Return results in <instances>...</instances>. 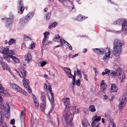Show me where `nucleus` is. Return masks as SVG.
<instances>
[{
	"mask_svg": "<svg viewBox=\"0 0 127 127\" xmlns=\"http://www.w3.org/2000/svg\"><path fill=\"white\" fill-rule=\"evenodd\" d=\"M123 43L119 39H116L114 41L113 53L116 57L119 56L122 52Z\"/></svg>",
	"mask_w": 127,
	"mask_h": 127,
	"instance_id": "obj_1",
	"label": "nucleus"
},
{
	"mask_svg": "<svg viewBox=\"0 0 127 127\" xmlns=\"http://www.w3.org/2000/svg\"><path fill=\"white\" fill-rule=\"evenodd\" d=\"M63 101L64 102V105L65 106V108L63 113V115L65 116L66 122V123H68V121L70 120L69 123L70 125L72 124V118L70 117L71 115H69L68 116V112L70 107V101L69 98L66 97L65 98H63Z\"/></svg>",
	"mask_w": 127,
	"mask_h": 127,
	"instance_id": "obj_2",
	"label": "nucleus"
},
{
	"mask_svg": "<svg viewBox=\"0 0 127 127\" xmlns=\"http://www.w3.org/2000/svg\"><path fill=\"white\" fill-rule=\"evenodd\" d=\"M15 51L14 50H9V48L7 47L4 48L2 51L4 58L8 62H10V61L9 60L10 59V57L11 56L15 55V52H14Z\"/></svg>",
	"mask_w": 127,
	"mask_h": 127,
	"instance_id": "obj_3",
	"label": "nucleus"
},
{
	"mask_svg": "<svg viewBox=\"0 0 127 127\" xmlns=\"http://www.w3.org/2000/svg\"><path fill=\"white\" fill-rule=\"evenodd\" d=\"M101 117L100 116H98L96 114H95L92 118V122L91 123L92 127H99L100 125L99 123L98 122L100 120Z\"/></svg>",
	"mask_w": 127,
	"mask_h": 127,
	"instance_id": "obj_4",
	"label": "nucleus"
},
{
	"mask_svg": "<svg viewBox=\"0 0 127 127\" xmlns=\"http://www.w3.org/2000/svg\"><path fill=\"white\" fill-rule=\"evenodd\" d=\"M117 76L121 82L124 81L125 79V75L124 72L120 68L117 69Z\"/></svg>",
	"mask_w": 127,
	"mask_h": 127,
	"instance_id": "obj_5",
	"label": "nucleus"
},
{
	"mask_svg": "<svg viewBox=\"0 0 127 127\" xmlns=\"http://www.w3.org/2000/svg\"><path fill=\"white\" fill-rule=\"evenodd\" d=\"M127 101V94H126L123 96L121 98L119 105V108L120 109H122L124 106Z\"/></svg>",
	"mask_w": 127,
	"mask_h": 127,
	"instance_id": "obj_6",
	"label": "nucleus"
},
{
	"mask_svg": "<svg viewBox=\"0 0 127 127\" xmlns=\"http://www.w3.org/2000/svg\"><path fill=\"white\" fill-rule=\"evenodd\" d=\"M54 41L56 42L61 43L60 44L55 47V48H57L62 46L63 43H65L66 41L64 40H62L60 38V36L58 35H55L53 38Z\"/></svg>",
	"mask_w": 127,
	"mask_h": 127,
	"instance_id": "obj_7",
	"label": "nucleus"
},
{
	"mask_svg": "<svg viewBox=\"0 0 127 127\" xmlns=\"http://www.w3.org/2000/svg\"><path fill=\"white\" fill-rule=\"evenodd\" d=\"M23 83L26 90L30 93H32L31 89L28 85L29 83V80L26 78H24L23 80Z\"/></svg>",
	"mask_w": 127,
	"mask_h": 127,
	"instance_id": "obj_8",
	"label": "nucleus"
},
{
	"mask_svg": "<svg viewBox=\"0 0 127 127\" xmlns=\"http://www.w3.org/2000/svg\"><path fill=\"white\" fill-rule=\"evenodd\" d=\"M18 6H19L18 12L20 14H22L23 12L24 7V6L21 0H18Z\"/></svg>",
	"mask_w": 127,
	"mask_h": 127,
	"instance_id": "obj_9",
	"label": "nucleus"
},
{
	"mask_svg": "<svg viewBox=\"0 0 127 127\" xmlns=\"http://www.w3.org/2000/svg\"><path fill=\"white\" fill-rule=\"evenodd\" d=\"M1 19L2 20L4 19H5L2 18ZM5 19H6L5 22L6 26L7 28H10L12 26V22L13 20L12 17H10L9 18H6Z\"/></svg>",
	"mask_w": 127,
	"mask_h": 127,
	"instance_id": "obj_10",
	"label": "nucleus"
},
{
	"mask_svg": "<svg viewBox=\"0 0 127 127\" xmlns=\"http://www.w3.org/2000/svg\"><path fill=\"white\" fill-rule=\"evenodd\" d=\"M122 30L124 33H127V20H124L122 24Z\"/></svg>",
	"mask_w": 127,
	"mask_h": 127,
	"instance_id": "obj_11",
	"label": "nucleus"
},
{
	"mask_svg": "<svg viewBox=\"0 0 127 127\" xmlns=\"http://www.w3.org/2000/svg\"><path fill=\"white\" fill-rule=\"evenodd\" d=\"M93 50L95 53L99 54H103L106 52L105 49H103L102 48H94L93 49Z\"/></svg>",
	"mask_w": 127,
	"mask_h": 127,
	"instance_id": "obj_12",
	"label": "nucleus"
},
{
	"mask_svg": "<svg viewBox=\"0 0 127 127\" xmlns=\"http://www.w3.org/2000/svg\"><path fill=\"white\" fill-rule=\"evenodd\" d=\"M0 93L3 96L6 97L10 95L7 92L5 91L2 85L0 84Z\"/></svg>",
	"mask_w": 127,
	"mask_h": 127,
	"instance_id": "obj_13",
	"label": "nucleus"
},
{
	"mask_svg": "<svg viewBox=\"0 0 127 127\" xmlns=\"http://www.w3.org/2000/svg\"><path fill=\"white\" fill-rule=\"evenodd\" d=\"M110 49H108L107 50L108 52L106 53L103 58V60L105 62H108L110 58Z\"/></svg>",
	"mask_w": 127,
	"mask_h": 127,
	"instance_id": "obj_14",
	"label": "nucleus"
},
{
	"mask_svg": "<svg viewBox=\"0 0 127 127\" xmlns=\"http://www.w3.org/2000/svg\"><path fill=\"white\" fill-rule=\"evenodd\" d=\"M1 110H4L5 112H8L10 110L9 105L7 104H6L4 103L0 107Z\"/></svg>",
	"mask_w": 127,
	"mask_h": 127,
	"instance_id": "obj_15",
	"label": "nucleus"
},
{
	"mask_svg": "<svg viewBox=\"0 0 127 127\" xmlns=\"http://www.w3.org/2000/svg\"><path fill=\"white\" fill-rule=\"evenodd\" d=\"M14 52H15V55H13L11 56H10V59H9V60L10 61V62H11V61L10 60V58H11L12 59L13 61L14 62L16 63H18L19 61V60L16 57L17 56V52L16 50Z\"/></svg>",
	"mask_w": 127,
	"mask_h": 127,
	"instance_id": "obj_16",
	"label": "nucleus"
},
{
	"mask_svg": "<svg viewBox=\"0 0 127 127\" xmlns=\"http://www.w3.org/2000/svg\"><path fill=\"white\" fill-rule=\"evenodd\" d=\"M34 14L33 12H31L28 14L25 17L26 19L28 22L30 21L32 17Z\"/></svg>",
	"mask_w": 127,
	"mask_h": 127,
	"instance_id": "obj_17",
	"label": "nucleus"
},
{
	"mask_svg": "<svg viewBox=\"0 0 127 127\" xmlns=\"http://www.w3.org/2000/svg\"><path fill=\"white\" fill-rule=\"evenodd\" d=\"M25 60L28 63L30 62L32 59V56L31 54L30 53L26 54L24 57Z\"/></svg>",
	"mask_w": 127,
	"mask_h": 127,
	"instance_id": "obj_18",
	"label": "nucleus"
},
{
	"mask_svg": "<svg viewBox=\"0 0 127 127\" xmlns=\"http://www.w3.org/2000/svg\"><path fill=\"white\" fill-rule=\"evenodd\" d=\"M100 86L101 87V90H102V91H105L107 88V84L105 82L104 80H102L100 84Z\"/></svg>",
	"mask_w": 127,
	"mask_h": 127,
	"instance_id": "obj_19",
	"label": "nucleus"
},
{
	"mask_svg": "<svg viewBox=\"0 0 127 127\" xmlns=\"http://www.w3.org/2000/svg\"><path fill=\"white\" fill-rule=\"evenodd\" d=\"M50 95H48V99L52 106H53L54 100V97L53 95V93L51 92V90L50 91Z\"/></svg>",
	"mask_w": 127,
	"mask_h": 127,
	"instance_id": "obj_20",
	"label": "nucleus"
},
{
	"mask_svg": "<svg viewBox=\"0 0 127 127\" xmlns=\"http://www.w3.org/2000/svg\"><path fill=\"white\" fill-rule=\"evenodd\" d=\"M2 66V69L3 70H8L9 72H10L11 71L10 68L8 65L5 62L1 64Z\"/></svg>",
	"mask_w": 127,
	"mask_h": 127,
	"instance_id": "obj_21",
	"label": "nucleus"
},
{
	"mask_svg": "<svg viewBox=\"0 0 127 127\" xmlns=\"http://www.w3.org/2000/svg\"><path fill=\"white\" fill-rule=\"evenodd\" d=\"M111 85L110 92L111 93L117 92V91L118 88L116 85L114 84H112Z\"/></svg>",
	"mask_w": 127,
	"mask_h": 127,
	"instance_id": "obj_22",
	"label": "nucleus"
},
{
	"mask_svg": "<svg viewBox=\"0 0 127 127\" xmlns=\"http://www.w3.org/2000/svg\"><path fill=\"white\" fill-rule=\"evenodd\" d=\"M16 91L20 93L21 94L24 95H26L27 94V93L25 92L24 90L21 89L19 87H18L17 88V89H16Z\"/></svg>",
	"mask_w": 127,
	"mask_h": 127,
	"instance_id": "obj_23",
	"label": "nucleus"
},
{
	"mask_svg": "<svg viewBox=\"0 0 127 127\" xmlns=\"http://www.w3.org/2000/svg\"><path fill=\"white\" fill-rule=\"evenodd\" d=\"M116 75H117V71L116 72L112 70H110V72L108 74L110 77L112 78H114Z\"/></svg>",
	"mask_w": 127,
	"mask_h": 127,
	"instance_id": "obj_24",
	"label": "nucleus"
},
{
	"mask_svg": "<svg viewBox=\"0 0 127 127\" xmlns=\"http://www.w3.org/2000/svg\"><path fill=\"white\" fill-rule=\"evenodd\" d=\"M44 92H42V95H41V99L42 101V103H46V97L44 95Z\"/></svg>",
	"mask_w": 127,
	"mask_h": 127,
	"instance_id": "obj_25",
	"label": "nucleus"
},
{
	"mask_svg": "<svg viewBox=\"0 0 127 127\" xmlns=\"http://www.w3.org/2000/svg\"><path fill=\"white\" fill-rule=\"evenodd\" d=\"M9 86L11 87L12 89H13L16 90L17 89V88L19 87L17 85L13 83H10L9 84Z\"/></svg>",
	"mask_w": 127,
	"mask_h": 127,
	"instance_id": "obj_26",
	"label": "nucleus"
},
{
	"mask_svg": "<svg viewBox=\"0 0 127 127\" xmlns=\"http://www.w3.org/2000/svg\"><path fill=\"white\" fill-rule=\"evenodd\" d=\"M44 88L45 90V91H47V90H48L50 92V91L51 90V92H52V89L51 88V86L50 85H49L48 86L47 84L45 83L44 84Z\"/></svg>",
	"mask_w": 127,
	"mask_h": 127,
	"instance_id": "obj_27",
	"label": "nucleus"
},
{
	"mask_svg": "<svg viewBox=\"0 0 127 127\" xmlns=\"http://www.w3.org/2000/svg\"><path fill=\"white\" fill-rule=\"evenodd\" d=\"M87 18L86 16L83 17L82 15H79L77 17L76 19L77 20L79 21H81Z\"/></svg>",
	"mask_w": 127,
	"mask_h": 127,
	"instance_id": "obj_28",
	"label": "nucleus"
},
{
	"mask_svg": "<svg viewBox=\"0 0 127 127\" xmlns=\"http://www.w3.org/2000/svg\"><path fill=\"white\" fill-rule=\"evenodd\" d=\"M25 114V111L24 110L21 112L20 115V118L21 121H23L24 120Z\"/></svg>",
	"mask_w": 127,
	"mask_h": 127,
	"instance_id": "obj_29",
	"label": "nucleus"
},
{
	"mask_svg": "<svg viewBox=\"0 0 127 127\" xmlns=\"http://www.w3.org/2000/svg\"><path fill=\"white\" fill-rule=\"evenodd\" d=\"M64 72L69 78H72L73 77V75L71 74V70H70V71H68L67 70H64Z\"/></svg>",
	"mask_w": 127,
	"mask_h": 127,
	"instance_id": "obj_30",
	"label": "nucleus"
},
{
	"mask_svg": "<svg viewBox=\"0 0 127 127\" xmlns=\"http://www.w3.org/2000/svg\"><path fill=\"white\" fill-rule=\"evenodd\" d=\"M46 103H41V105L40 106V108L41 110L44 111L46 108Z\"/></svg>",
	"mask_w": 127,
	"mask_h": 127,
	"instance_id": "obj_31",
	"label": "nucleus"
},
{
	"mask_svg": "<svg viewBox=\"0 0 127 127\" xmlns=\"http://www.w3.org/2000/svg\"><path fill=\"white\" fill-rule=\"evenodd\" d=\"M16 42L15 39L14 38L10 39L8 41V44L9 45H11L13 43H15Z\"/></svg>",
	"mask_w": 127,
	"mask_h": 127,
	"instance_id": "obj_32",
	"label": "nucleus"
},
{
	"mask_svg": "<svg viewBox=\"0 0 127 127\" xmlns=\"http://www.w3.org/2000/svg\"><path fill=\"white\" fill-rule=\"evenodd\" d=\"M124 20L123 19H118L117 20L115 21L113 23L114 24L119 25L123 22V21Z\"/></svg>",
	"mask_w": 127,
	"mask_h": 127,
	"instance_id": "obj_33",
	"label": "nucleus"
},
{
	"mask_svg": "<svg viewBox=\"0 0 127 127\" xmlns=\"http://www.w3.org/2000/svg\"><path fill=\"white\" fill-rule=\"evenodd\" d=\"M89 109L90 111L93 112H95L96 110L95 106L94 105H90L89 106Z\"/></svg>",
	"mask_w": 127,
	"mask_h": 127,
	"instance_id": "obj_34",
	"label": "nucleus"
},
{
	"mask_svg": "<svg viewBox=\"0 0 127 127\" xmlns=\"http://www.w3.org/2000/svg\"><path fill=\"white\" fill-rule=\"evenodd\" d=\"M72 111L73 112V114H74L75 113H78L79 110L78 109H76L75 107H73L72 108Z\"/></svg>",
	"mask_w": 127,
	"mask_h": 127,
	"instance_id": "obj_35",
	"label": "nucleus"
},
{
	"mask_svg": "<svg viewBox=\"0 0 127 127\" xmlns=\"http://www.w3.org/2000/svg\"><path fill=\"white\" fill-rule=\"evenodd\" d=\"M51 12H49L47 13L45 17L46 20H48L50 18L51 15Z\"/></svg>",
	"mask_w": 127,
	"mask_h": 127,
	"instance_id": "obj_36",
	"label": "nucleus"
},
{
	"mask_svg": "<svg viewBox=\"0 0 127 127\" xmlns=\"http://www.w3.org/2000/svg\"><path fill=\"white\" fill-rule=\"evenodd\" d=\"M38 123V121L36 119H33V120H31V124H34L35 125H36Z\"/></svg>",
	"mask_w": 127,
	"mask_h": 127,
	"instance_id": "obj_37",
	"label": "nucleus"
},
{
	"mask_svg": "<svg viewBox=\"0 0 127 127\" xmlns=\"http://www.w3.org/2000/svg\"><path fill=\"white\" fill-rule=\"evenodd\" d=\"M4 117L3 113L0 112V122H2L3 121Z\"/></svg>",
	"mask_w": 127,
	"mask_h": 127,
	"instance_id": "obj_38",
	"label": "nucleus"
},
{
	"mask_svg": "<svg viewBox=\"0 0 127 127\" xmlns=\"http://www.w3.org/2000/svg\"><path fill=\"white\" fill-rule=\"evenodd\" d=\"M20 22L21 23H26L27 22V21L26 20V19L25 17V18H21V19H20Z\"/></svg>",
	"mask_w": 127,
	"mask_h": 127,
	"instance_id": "obj_39",
	"label": "nucleus"
},
{
	"mask_svg": "<svg viewBox=\"0 0 127 127\" xmlns=\"http://www.w3.org/2000/svg\"><path fill=\"white\" fill-rule=\"evenodd\" d=\"M22 75L23 77H24L26 76V72L24 70H22L21 72Z\"/></svg>",
	"mask_w": 127,
	"mask_h": 127,
	"instance_id": "obj_40",
	"label": "nucleus"
},
{
	"mask_svg": "<svg viewBox=\"0 0 127 127\" xmlns=\"http://www.w3.org/2000/svg\"><path fill=\"white\" fill-rule=\"evenodd\" d=\"M48 38H47L44 37V38L43 40V41H42V43L43 44L45 45H47V41H45L47 40H48Z\"/></svg>",
	"mask_w": 127,
	"mask_h": 127,
	"instance_id": "obj_41",
	"label": "nucleus"
},
{
	"mask_svg": "<svg viewBox=\"0 0 127 127\" xmlns=\"http://www.w3.org/2000/svg\"><path fill=\"white\" fill-rule=\"evenodd\" d=\"M35 44L34 43H32L30 44L29 47V49H32L35 47Z\"/></svg>",
	"mask_w": 127,
	"mask_h": 127,
	"instance_id": "obj_42",
	"label": "nucleus"
},
{
	"mask_svg": "<svg viewBox=\"0 0 127 127\" xmlns=\"http://www.w3.org/2000/svg\"><path fill=\"white\" fill-rule=\"evenodd\" d=\"M43 34L44 35V37L47 38H48L49 35L50 34V33L48 32H44L43 33Z\"/></svg>",
	"mask_w": 127,
	"mask_h": 127,
	"instance_id": "obj_43",
	"label": "nucleus"
},
{
	"mask_svg": "<svg viewBox=\"0 0 127 127\" xmlns=\"http://www.w3.org/2000/svg\"><path fill=\"white\" fill-rule=\"evenodd\" d=\"M82 127H88L87 122L84 121L82 122Z\"/></svg>",
	"mask_w": 127,
	"mask_h": 127,
	"instance_id": "obj_44",
	"label": "nucleus"
},
{
	"mask_svg": "<svg viewBox=\"0 0 127 127\" xmlns=\"http://www.w3.org/2000/svg\"><path fill=\"white\" fill-rule=\"evenodd\" d=\"M0 123H1L0 125L1 126L3 127H7L6 126V124L3 121L2 122H0Z\"/></svg>",
	"mask_w": 127,
	"mask_h": 127,
	"instance_id": "obj_45",
	"label": "nucleus"
},
{
	"mask_svg": "<svg viewBox=\"0 0 127 127\" xmlns=\"http://www.w3.org/2000/svg\"><path fill=\"white\" fill-rule=\"evenodd\" d=\"M4 102L1 96H0V107L4 104Z\"/></svg>",
	"mask_w": 127,
	"mask_h": 127,
	"instance_id": "obj_46",
	"label": "nucleus"
},
{
	"mask_svg": "<svg viewBox=\"0 0 127 127\" xmlns=\"http://www.w3.org/2000/svg\"><path fill=\"white\" fill-rule=\"evenodd\" d=\"M77 75L79 76H80V78L82 77V75L81 73H80V71L78 69H77Z\"/></svg>",
	"mask_w": 127,
	"mask_h": 127,
	"instance_id": "obj_47",
	"label": "nucleus"
},
{
	"mask_svg": "<svg viewBox=\"0 0 127 127\" xmlns=\"http://www.w3.org/2000/svg\"><path fill=\"white\" fill-rule=\"evenodd\" d=\"M62 69L64 70H64H66L70 71L71 69L68 67H62Z\"/></svg>",
	"mask_w": 127,
	"mask_h": 127,
	"instance_id": "obj_48",
	"label": "nucleus"
},
{
	"mask_svg": "<svg viewBox=\"0 0 127 127\" xmlns=\"http://www.w3.org/2000/svg\"><path fill=\"white\" fill-rule=\"evenodd\" d=\"M24 39L27 41L31 40L30 38L26 35H25L24 36Z\"/></svg>",
	"mask_w": 127,
	"mask_h": 127,
	"instance_id": "obj_49",
	"label": "nucleus"
},
{
	"mask_svg": "<svg viewBox=\"0 0 127 127\" xmlns=\"http://www.w3.org/2000/svg\"><path fill=\"white\" fill-rule=\"evenodd\" d=\"M65 42H66L67 43V45L69 49L70 50H72V47L71 45L69 43L66 41Z\"/></svg>",
	"mask_w": 127,
	"mask_h": 127,
	"instance_id": "obj_50",
	"label": "nucleus"
},
{
	"mask_svg": "<svg viewBox=\"0 0 127 127\" xmlns=\"http://www.w3.org/2000/svg\"><path fill=\"white\" fill-rule=\"evenodd\" d=\"M78 53H77V54H75L73 56H72V57H71V55L70 54H69V58H73L74 57H76L77 56H78Z\"/></svg>",
	"mask_w": 127,
	"mask_h": 127,
	"instance_id": "obj_51",
	"label": "nucleus"
},
{
	"mask_svg": "<svg viewBox=\"0 0 127 127\" xmlns=\"http://www.w3.org/2000/svg\"><path fill=\"white\" fill-rule=\"evenodd\" d=\"M46 64V62L45 61H43L41 63V66L43 67Z\"/></svg>",
	"mask_w": 127,
	"mask_h": 127,
	"instance_id": "obj_52",
	"label": "nucleus"
},
{
	"mask_svg": "<svg viewBox=\"0 0 127 127\" xmlns=\"http://www.w3.org/2000/svg\"><path fill=\"white\" fill-rule=\"evenodd\" d=\"M104 71L105 72H106V73L107 74L108 73L109 74V73L110 72V70L109 69L107 68H106L105 69Z\"/></svg>",
	"mask_w": 127,
	"mask_h": 127,
	"instance_id": "obj_53",
	"label": "nucleus"
},
{
	"mask_svg": "<svg viewBox=\"0 0 127 127\" xmlns=\"http://www.w3.org/2000/svg\"><path fill=\"white\" fill-rule=\"evenodd\" d=\"M83 75L84 76V78L85 79L86 81L88 80V79L87 77V75L84 72L83 73Z\"/></svg>",
	"mask_w": 127,
	"mask_h": 127,
	"instance_id": "obj_54",
	"label": "nucleus"
},
{
	"mask_svg": "<svg viewBox=\"0 0 127 127\" xmlns=\"http://www.w3.org/2000/svg\"><path fill=\"white\" fill-rule=\"evenodd\" d=\"M76 83L77 85L79 86L80 85V80L79 79L76 81Z\"/></svg>",
	"mask_w": 127,
	"mask_h": 127,
	"instance_id": "obj_55",
	"label": "nucleus"
},
{
	"mask_svg": "<svg viewBox=\"0 0 127 127\" xmlns=\"http://www.w3.org/2000/svg\"><path fill=\"white\" fill-rule=\"evenodd\" d=\"M15 120L14 119L11 120L10 121V124L14 125L15 124Z\"/></svg>",
	"mask_w": 127,
	"mask_h": 127,
	"instance_id": "obj_56",
	"label": "nucleus"
},
{
	"mask_svg": "<svg viewBox=\"0 0 127 127\" xmlns=\"http://www.w3.org/2000/svg\"><path fill=\"white\" fill-rule=\"evenodd\" d=\"M39 105L38 102L36 104H34L35 107L36 109H37L38 108Z\"/></svg>",
	"mask_w": 127,
	"mask_h": 127,
	"instance_id": "obj_57",
	"label": "nucleus"
},
{
	"mask_svg": "<svg viewBox=\"0 0 127 127\" xmlns=\"http://www.w3.org/2000/svg\"><path fill=\"white\" fill-rule=\"evenodd\" d=\"M57 23L56 22H53L52 24H51L52 25V26L54 27L56 26L57 25Z\"/></svg>",
	"mask_w": 127,
	"mask_h": 127,
	"instance_id": "obj_58",
	"label": "nucleus"
},
{
	"mask_svg": "<svg viewBox=\"0 0 127 127\" xmlns=\"http://www.w3.org/2000/svg\"><path fill=\"white\" fill-rule=\"evenodd\" d=\"M4 62L3 61V59L2 58L0 59V64L1 65Z\"/></svg>",
	"mask_w": 127,
	"mask_h": 127,
	"instance_id": "obj_59",
	"label": "nucleus"
},
{
	"mask_svg": "<svg viewBox=\"0 0 127 127\" xmlns=\"http://www.w3.org/2000/svg\"><path fill=\"white\" fill-rule=\"evenodd\" d=\"M93 70L95 72V75H96V73L97 72L96 68L95 67H94L93 68Z\"/></svg>",
	"mask_w": 127,
	"mask_h": 127,
	"instance_id": "obj_60",
	"label": "nucleus"
},
{
	"mask_svg": "<svg viewBox=\"0 0 127 127\" xmlns=\"http://www.w3.org/2000/svg\"><path fill=\"white\" fill-rule=\"evenodd\" d=\"M38 102V101L35 98L33 99V103L34 104H36Z\"/></svg>",
	"mask_w": 127,
	"mask_h": 127,
	"instance_id": "obj_61",
	"label": "nucleus"
},
{
	"mask_svg": "<svg viewBox=\"0 0 127 127\" xmlns=\"http://www.w3.org/2000/svg\"><path fill=\"white\" fill-rule=\"evenodd\" d=\"M57 121L58 123V127L59 125V118H58L57 119Z\"/></svg>",
	"mask_w": 127,
	"mask_h": 127,
	"instance_id": "obj_62",
	"label": "nucleus"
},
{
	"mask_svg": "<svg viewBox=\"0 0 127 127\" xmlns=\"http://www.w3.org/2000/svg\"><path fill=\"white\" fill-rule=\"evenodd\" d=\"M73 81L75 82V77L74 76H73Z\"/></svg>",
	"mask_w": 127,
	"mask_h": 127,
	"instance_id": "obj_63",
	"label": "nucleus"
},
{
	"mask_svg": "<svg viewBox=\"0 0 127 127\" xmlns=\"http://www.w3.org/2000/svg\"><path fill=\"white\" fill-rule=\"evenodd\" d=\"M48 10V8H45L44 10V12H46Z\"/></svg>",
	"mask_w": 127,
	"mask_h": 127,
	"instance_id": "obj_64",
	"label": "nucleus"
}]
</instances>
